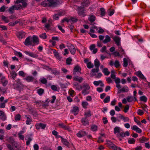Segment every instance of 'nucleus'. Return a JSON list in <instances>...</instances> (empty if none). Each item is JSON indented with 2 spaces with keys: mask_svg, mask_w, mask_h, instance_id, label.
<instances>
[{
  "mask_svg": "<svg viewBox=\"0 0 150 150\" xmlns=\"http://www.w3.org/2000/svg\"><path fill=\"white\" fill-rule=\"evenodd\" d=\"M41 4L44 7H54L57 5V0L45 1L41 3Z\"/></svg>",
  "mask_w": 150,
  "mask_h": 150,
  "instance_id": "obj_1",
  "label": "nucleus"
},
{
  "mask_svg": "<svg viewBox=\"0 0 150 150\" xmlns=\"http://www.w3.org/2000/svg\"><path fill=\"white\" fill-rule=\"evenodd\" d=\"M90 87L88 84L87 83H84L82 84V93L84 96L88 94L89 93V90Z\"/></svg>",
  "mask_w": 150,
  "mask_h": 150,
  "instance_id": "obj_2",
  "label": "nucleus"
},
{
  "mask_svg": "<svg viewBox=\"0 0 150 150\" xmlns=\"http://www.w3.org/2000/svg\"><path fill=\"white\" fill-rule=\"evenodd\" d=\"M99 71V69H95L93 68L91 70V72L92 75L93 76H95L96 78L99 79L102 76V74L101 72L98 73Z\"/></svg>",
  "mask_w": 150,
  "mask_h": 150,
  "instance_id": "obj_3",
  "label": "nucleus"
},
{
  "mask_svg": "<svg viewBox=\"0 0 150 150\" xmlns=\"http://www.w3.org/2000/svg\"><path fill=\"white\" fill-rule=\"evenodd\" d=\"M108 146L110 149L112 150H119L121 148L117 146L115 144L109 141L108 143Z\"/></svg>",
  "mask_w": 150,
  "mask_h": 150,
  "instance_id": "obj_4",
  "label": "nucleus"
},
{
  "mask_svg": "<svg viewBox=\"0 0 150 150\" xmlns=\"http://www.w3.org/2000/svg\"><path fill=\"white\" fill-rule=\"evenodd\" d=\"M32 42L33 43V46L38 45L39 43V40L38 37L35 35H33L31 38Z\"/></svg>",
  "mask_w": 150,
  "mask_h": 150,
  "instance_id": "obj_5",
  "label": "nucleus"
},
{
  "mask_svg": "<svg viewBox=\"0 0 150 150\" xmlns=\"http://www.w3.org/2000/svg\"><path fill=\"white\" fill-rule=\"evenodd\" d=\"M27 0H17L14 2L15 4H21L22 5L25 7L27 5Z\"/></svg>",
  "mask_w": 150,
  "mask_h": 150,
  "instance_id": "obj_6",
  "label": "nucleus"
},
{
  "mask_svg": "<svg viewBox=\"0 0 150 150\" xmlns=\"http://www.w3.org/2000/svg\"><path fill=\"white\" fill-rule=\"evenodd\" d=\"M46 126V125L45 124L41 123H37L35 125L36 128L37 129H44Z\"/></svg>",
  "mask_w": 150,
  "mask_h": 150,
  "instance_id": "obj_7",
  "label": "nucleus"
},
{
  "mask_svg": "<svg viewBox=\"0 0 150 150\" xmlns=\"http://www.w3.org/2000/svg\"><path fill=\"white\" fill-rule=\"evenodd\" d=\"M24 43L25 45L28 46L30 45L33 46V44L31 37H29L27 38L24 42Z\"/></svg>",
  "mask_w": 150,
  "mask_h": 150,
  "instance_id": "obj_8",
  "label": "nucleus"
},
{
  "mask_svg": "<svg viewBox=\"0 0 150 150\" xmlns=\"http://www.w3.org/2000/svg\"><path fill=\"white\" fill-rule=\"evenodd\" d=\"M59 127L65 130H67L69 132L71 131V129L69 126H66L63 123H61L58 124Z\"/></svg>",
  "mask_w": 150,
  "mask_h": 150,
  "instance_id": "obj_9",
  "label": "nucleus"
},
{
  "mask_svg": "<svg viewBox=\"0 0 150 150\" xmlns=\"http://www.w3.org/2000/svg\"><path fill=\"white\" fill-rule=\"evenodd\" d=\"M89 49L93 54L96 53L98 51V49L96 48V46L94 44L91 45L89 47Z\"/></svg>",
  "mask_w": 150,
  "mask_h": 150,
  "instance_id": "obj_10",
  "label": "nucleus"
},
{
  "mask_svg": "<svg viewBox=\"0 0 150 150\" xmlns=\"http://www.w3.org/2000/svg\"><path fill=\"white\" fill-rule=\"evenodd\" d=\"M118 93L121 92H128L129 91V89L127 86H125L121 89H118Z\"/></svg>",
  "mask_w": 150,
  "mask_h": 150,
  "instance_id": "obj_11",
  "label": "nucleus"
},
{
  "mask_svg": "<svg viewBox=\"0 0 150 150\" xmlns=\"http://www.w3.org/2000/svg\"><path fill=\"white\" fill-rule=\"evenodd\" d=\"M24 53L34 58H37L38 57V55H37L36 54H34L33 52H30L29 51H25L24 52Z\"/></svg>",
  "mask_w": 150,
  "mask_h": 150,
  "instance_id": "obj_12",
  "label": "nucleus"
},
{
  "mask_svg": "<svg viewBox=\"0 0 150 150\" xmlns=\"http://www.w3.org/2000/svg\"><path fill=\"white\" fill-rule=\"evenodd\" d=\"M131 61L128 58H124L123 59V66L124 67H126L128 64V63H129V65L131 64L132 65V62L131 63Z\"/></svg>",
  "mask_w": 150,
  "mask_h": 150,
  "instance_id": "obj_13",
  "label": "nucleus"
},
{
  "mask_svg": "<svg viewBox=\"0 0 150 150\" xmlns=\"http://www.w3.org/2000/svg\"><path fill=\"white\" fill-rule=\"evenodd\" d=\"M58 137H60L61 138V142L63 144L67 147H69V143L67 139L63 138L62 137L60 136H58Z\"/></svg>",
  "mask_w": 150,
  "mask_h": 150,
  "instance_id": "obj_14",
  "label": "nucleus"
},
{
  "mask_svg": "<svg viewBox=\"0 0 150 150\" xmlns=\"http://www.w3.org/2000/svg\"><path fill=\"white\" fill-rule=\"evenodd\" d=\"M79 110L78 107L75 106L73 107V109L71 110V112L73 114L76 115L78 114Z\"/></svg>",
  "mask_w": 150,
  "mask_h": 150,
  "instance_id": "obj_15",
  "label": "nucleus"
},
{
  "mask_svg": "<svg viewBox=\"0 0 150 150\" xmlns=\"http://www.w3.org/2000/svg\"><path fill=\"white\" fill-rule=\"evenodd\" d=\"M81 69L80 67L77 65L75 66L74 70V75H76V73L79 72L80 74L81 73Z\"/></svg>",
  "mask_w": 150,
  "mask_h": 150,
  "instance_id": "obj_16",
  "label": "nucleus"
},
{
  "mask_svg": "<svg viewBox=\"0 0 150 150\" xmlns=\"http://www.w3.org/2000/svg\"><path fill=\"white\" fill-rule=\"evenodd\" d=\"M119 117L120 119L122 120L124 122H129V117H125L120 114H119Z\"/></svg>",
  "mask_w": 150,
  "mask_h": 150,
  "instance_id": "obj_17",
  "label": "nucleus"
},
{
  "mask_svg": "<svg viewBox=\"0 0 150 150\" xmlns=\"http://www.w3.org/2000/svg\"><path fill=\"white\" fill-rule=\"evenodd\" d=\"M27 139L26 142V145L27 146L29 145L30 142L32 141L33 138V136L32 134H28L27 135Z\"/></svg>",
  "mask_w": 150,
  "mask_h": 150,
  "instance_id": "obj_18",
  "label": "nucleus"
},
{
  "mask_svg": "<svg viewBox=\"0 0 150 150\" xmlns=\"http://www.w3.org/2000/svg\"><path fill=\"white\" fill-rule=\"evenodd\" d=\"M115 81L116 83V87L118 89L120 88H121V85L120 84L121 81L120 79L119 78H116L115 79Z\"/></svg>",
  "mask_w": 150,
  "mask_h": 150,
  "instance_id": "obj_19",
  "label": "nucleus"
},
{
  "mask_svg": "<svg viewBox=\"0 0 150 150\" xmlns=\"http://www.w3.org/2000/svg\"><path fill=\"white\" fill-rule=\"evenodd\" d=\"M86 134V132L85 131L81 130L77 133L76 135L78 137L81 138L85 136Z\"/></svg>",
  "mask_w": 150,
  "mask_h": 150,
  "instance_id": "obj_20",
  "label": "nucleus"
},
{
  "mask_svg": "<svg viewBox=\"0 0 150 150\" xmlns=\"http://www.w3.org/2000/svg\"><path fill=\"white\" fill-rule=\"evenodd\" d=\"M93 83L94 85L96 86H97L99 85L101 87L104 86V84L101 80L94 81L93 82Z\"/></svg>",
  "mask_w": 150,
  "mask_h": 150,
  "instance_id": "obj_21",
  "label": "nucleus"
},
{
  "mask_svg": "<svg viewBox=\"0 0 150 150\" xmlns=\"http://www.w3.org/2000/svg\"><path fill=\"white\" fill-rule=\"evenodd\" d=\"M69 49L72 54L74 55L75 54L76 52V49L74 45H71L69 46Z\"/></svg>",
  "mask_w": 150,
  "mask_h": 150,
  "instance_id": "obj_22",
  "label": "nucleus"
},
{
  "mask_svg": "<svg viewBox=\"0 0 150 150\" xmlns=\"http://www.w3.org/2000/svg\"><path fill=\"white\" fill-rule=\"evenodd\" d=\"M15 5H13L15 9L17 10H20L21 9H22L23 7H25L22 5L20 4H15Z\"/></svg>",
  "mask_w": 150,
  "mask_h": 150,
  "instance_id": "obj_23",
  "label": "nucleus"
},
{
  "mask_svg": "<svg viewBox=\"0 0 150 150\" xmlns=\"http://www.w3.org/2000/svg\"><path fill=\"white\" fill-rule=\"evenodd\" d=\"M120 37L118 36H115L113 38V40L118 46H120Z\"/></svg>",
  "mask_w": 150,
  "mask_h": 150,
  "instance_id": "obj_24",
  "label": "nucleus"
},
{
  "mask_svg": "<svg viewBox=\"0 0 150 150\" xmlns=\"http://www.w3.org/2000/svg\"><path fill=\"white\" fill-rule=\"evenodd\" d=\"M132 129L138 133H141L142 132L141 129L135 125L133 126L132 127Z\"/></svg>",
  "mask_w": 150,
  "mask_h": 150,
  "instance_id": "obj_25",
  "label": "nucleus"
},
{
  "mask_svg": "<svg viewBox=\"0 0 150 150\" xmlns=\"http://www.w3.org/2000/svg\"><path fill=\"white\" fill-rule=\"evenodd\" d=\"M136 75L142 79L146 80V78L140 71H137L136 73Z\"/></svg>",
  "mask_w": 150,
  "mask_h": 150,
  "instance_id": "obj_26",
  "label": "nucleus"
},
{
  "mask_svg": "<svg viewBox=\"0 0 150 150\" xmlns=\"http://www.w3.org/2000/svg\"><path fill=\"white\" fill-rule=\"evenodd\" d=\"M78 14L79 16L83 17H84L86 15L84 11V9L82 8L79 10Z\"/></svg>",
  "mask_w": 150,
  "mask_h": 150,
  "instance_id": "obj_27",
  "label": "nucleus"
},
{
  "mask_svg": "<svg viewBox=\"0 0 150 150\" xmlns=\"http://www.w3.org/2000/svg\"><path fill=\"white\" fill-rule=\"evenodd\" d=\"M53 53L54 56L57 58V59L60 60L62 58V57H60L57 52V51L55 50H53Z\"/></svg>",
  "mask_w": 150,
  "mask_h": 150,
  "instance_id": "obj_28",
  "label": "nucleus"
},
{
  "mask_svg": "<svg viewBox=\"0 0 150 150\" xmlns=\"http://www.w3.org/2000/svg\"><path fill=\"white\" fill-rule=\"evenodd\" d=\"M24 79L26 80L28 82H29L33 81L34 80V78L32 76H27Z\"/></svg>",
  "mask_w": 150,
  "mask_h": 150,
  "instance_id": "obj_29",
  "label": "nucleus"
},
{
  "mask_svg": "<svg viewBox=\"0 0 150 150\" xmlns=\"http://www.w3.org/2000/svg\"><path fill=\"white\" fill-rule=\"evenodd\" d=\"M81 122L83 124L85 125H88L89 124L88 120L86 118H82L81 119Z\"/></svg>",
  "mask_w": 150,
  "mask_h": 150,
  "instance_id": "obj_30",
  "label": "nucleus"
},
{
  "mask_svg": "<svg viewBox=\"0 0 150 150\" xmlns=\"http://www.w3.org/2000/svg\"><path fill=\"white\" fill-rule=\"evenodd\" d=\"M100 65V63L99 60L96 59L94 61V65L96 68L95 69H99V67Z\"/></svg>",
  "mask_w": 150,
  "mask_h": 150,
  "instance_id": "obj_31",
  "label": "nucleus"
},
{
  "mask_svg": "<svg viewBox=\"0 0 150 150\" xmlns=\"http://www.w3.org/2000/svg\"><path fill=\"white\" fill-rule=\"evenodd\" d=\"M127 100L129 102H131L133 101H136L137 100L136 98L135 97H134L132 96H128L127 98Z\"/></svg>",
  "mask_w": 150,
  "mask_h": 150,
  "instance_id": "obj_32",
  "label": "nucleus"
},
{
  "mask_svg": "<svg viewBox=\"0 0 150 150\" xmlns=\"http://www.w3.org/2000/svg\"><path fill=\"white\" fill-rule=\"evenodd\" d=\"M110 37L108 35H107L105 36V39L103 41V42L105 44L109 42L111 40Z\"/></svg>",
  "mask_w": 150,
  "mask_h": 150,
  "instance_id": "obj_33",
  "label": "nucleus"
},
{
  "mask_svg": "<svg viewBox=\"0 0 150 150\" xmlns=\"http://www.w3.org/2000/svg\"><path fill=\"white\" fill-rule=\"evenodd\" d=\"M88 20L91 23H92L95 21L96 20V17L94 15H91L88 18Z\"/></svg>",
  "mask_w": 150,
  "mask_h": 150,
  "instance_id": "obj_34",
  "label": "nucleus"
},
{
  "mask_svg": "<svg viewBox=\"0 0 150 150\" xmlns=\"http://www.w3.org/2000/svg\"><path fill=\"white\" fill-rule=\"evenodd\" d=\"M102 72L104 74V75L106 76L108 75L110 73L108 69L106 68L103 69L102 70Z\"/></svg>",
  "mask_w": 150,
  "mask_h": 150,
  "instance_id": "obj_35",
  "label": "nucleus"
},
{
  "mask_svg": "<svg viewBox=\"0 0 150 150\" xmlns=\"http://www.w3.org/2000/svg\"><path fill=\"white\" fill-rule=\"evenodd\" d=\"M148 139L144 137H142L139 139V141L140 143H143L148 140Z\"/></svg>",
  "mask_w": 150,
  "mask_h": 150,
  "instance_id": "obj_36",
  "label": "nucleus"
},
{
  "mask_svg": "<svg viewBox=\"0 0 150 150\" xmlns=\"http://www.w3.org/2000/svg\"><path fill=\"white\" fill-rule=\"evenodd\" d=\"M25 117L27 118V120L26 121V124L27 125H30L32 121L30 116L29 115H26Z\"/></svg>",
  "mask_w": 150,
  "mask_h": 150,
  "instance_id": "obj_37",
  "label": "nucleus"
},
{
  "mask_svg": "<svg viewBox=\"0 0 150 150\" xmlns=\"http://www.w3.org/2000/svg\"><path fill=\"white\" fill-rule=\"evenodd\" d=\"M0 81L4 86H5L8 83V81L4 78H2L1 79Z\"/></svg>",
  "mask_w": 150,
  "mask_h": 150,
  "instance_id": "obj_38",
  "label": "nucleus"
},
{
  "mask_svg": "<svg viewBox=\"0 0 150 150\" xmlns=\"http://www.w3.org/2000/svg\"><path fill=\"white\" fill-rule=\"evenodd\" d=\"M73 79L75 81H78L79 83H81L82 81L83 78L81 77L76 76L74 77Z\"/></svg>",
  "mask_w": 150,
  "mask_h": 150,
  "instance_id": "obj_39",
  "label": "nucleus"
},
{
  "mask_svg": "<svg viewBox=\"0 0 150 150\" xmlns=\"http://www.w3.org/2000/svg\"><path fill=\"white\" fill-rule=\"evenodd\" d=\"M100 15L101 17L105 16V9L103 8H101L100 10Z\"/></svg>",
  "mask_w": 150,
  "mask_h": 150,
  "instance_id": "obj_40",
  "label": "nucleus"
},
{
  "mask_svg": "<svg viewBox=\"0 0 150 150\" xmlns=\"http://www.w3.org/2000/svg\"><path fill=\"white\" fill-rule=\"evenodd\" d=\"M52 73L55 75H58L60 74V71L57 70L56 69H54L52 70Z\"/></svg>",
  "mask_w": 150,
  "mask_h": 150,
  "instance_id": "obj_41",
  "label": "nucleus"
},
{
  "mask_svg": "<svg viewBox=\"0 0 150 150\" xmlns=\"http://www.w3.org/2000/svg\"><path fill=\"white\" fill-rule=\"evenodd\" d=\"M89 105L88 103L86 101H83L82 102V105L83 107L85 109L87 108V106Z\"/></svg>",
  "mask_w": 150,
  "mask_h": 150,
  "instance_id": "obj_42",
  "label": "nucleus"
},
{
  "mask_svg": "<svg viewBox=\"0 0 150 150\" xmlns=\"http://www.w3.org/2000/svg\"><path fill=\"white\" fill-rule=\"evenodd\" d=\"M37 92L40 95H42L44 93V90L42 88H40L37 90Z\"/></svg>",
  "mask_w": 150,
  "mask_h": 150,
  "instance_id": "obj_43",
  "label": "nucleus"
},
{
  "mask_svg": "<svg viewBox=\"0 0 150 150\" xmlns=\"http://www.w3.org/2000/svg\"><path fill=\"white\" fill-rule=\"evenodd\" d=\"M135 142V140L133 138H129L128 140V143L129 144H134Z\"/></svg>",
  "mask_w": 150,
  "mask_h": 150,
  "instance_id": "obj_44",
  "label": "nucleus"
},
{
  "mask_svg": "<svg viewBox=\"0 0 150 150\" xmlns=\"http://www.w3.org/2000/svg\"><path fill=\"white\" fill-rule=\"evenodd\" d=\"M6 140L9 143L11 144H12L15 142L13 138L11 137H10L8 138Z\"/></svg>",
  "mask_w": 150,
  "mask_h": 150,
  "instance_id": "obj_45",
  "label": "nucleus"
},
{
  "mask_svg": "<svg viewBox=\"0 0 150 150\" xmlns=\"http://www.w3.org/2000/svg\"><path fill=\"white\" fill-rule=\"evenodd\" d=\"M107 12H108V15L109 16H112L114 13V10L113 9H109L108 10Z\"/></svg>",
  "mask_w": 150,
  "mask_h": 150,
  "instance_id": "obj_46",
  "label": "nucleus"
},
{
  "mask_svg": "<svg viewBox=\"0 0 150 150\" xmlns=\"http://www.w3.org/2000/svg\"><path fill=\"white\" fill-rule=\"evenodd\" d=\"M14 10H15V8L13 5L9 8L8 11L11 14H12L14 13Z\"/></svg>",
  "mask_w": 150,
  "mask_h": 150,
  "instance_id": "obj_47",
  "label": "nucleus"
},
{
  "mask_svg": "<svg viewBox=\"0 0 150 150\" xmlns=\"http://www.w3.org/2000/svg\"><path fill=\"white\" fill-rule=\"evenodd\" d=\"M84 115L86 117H89L91 116V114L90 111L88 110V111L85 112Z\"/></svg>",
  "mask_w": 150,
  "mask_h": 150,
  "instance_id": "obj_48",
  "label": "nucleus"
},
{
  "mask_svg": "<svg viewBox=\"0 0 150 150\" xmlns=\"http://www.w3.org/2000/svg\"><path fill=\"white\" fill-rule=\"evenodd\" d=\"M120 128L118 127H116L114 130V133L116 134L117 133H119L120 132Z\"/></svg>",
  "mask_w": 150,
  "mask_h": 150,
  "instance_id": "obj_49",
  "label": "nucleus"
},
{
  "mask_svg": "<svg viewBox=\"0 0 150 150\" xmlns=\"http://www.w3.org/2000/svg\"><path fill=\"white\" fill-rule=\"evenodd\" d=\"M70 22L73 23L76 22L78 21V19L76 17H71L70 18Z\"/></svg>",
  "mask_w": 150,
  "mask_h": 150,
  "instance_id": "obj_50",
  "label": "nucleus"
},
{
  "mask_svg": "<svg viewBox=\"0 0 150 150\" xmlns=\"http://www.w3.org/2000/svg\"><path fill=\"white\" fill-rule=\"evenodd\" d=\"M40 38L43 39H46L47 38V35L45 33H43L39 35Z\"/></svg>",
  "mask_w": 150,
  "mask_h": 150,
  "instance_id": "obj_51",
  "label": "nucleus"
},
{
  "mask_svg": "<svg viewBox=\"0 0 150 150\" xmlns=\"http://www.w3.org/2000/svg\"><path fill=\"white\" fill-rule=\"evenodd\" d=\"M21 115L19 114H18L15 116V120L16 121H19L20 120Z\"/></svg>",
  "mask_w": 150,
  "mask_h": 150,
  "instance_id": "obj_52",
  "label": "nucleus"
},
{
  "mask_svg": "<svg viewBox=\"0 0 150 150\" xmlns=\"http://www.w3.org/2000/svg\"><path fill=\"white\" fill-rule=\"evenodd\" d=\"M18 74L19 76L22 77L25 76L26 75V74L23 71H20Z\"/></svg>",
  "mask_w": 150,
  "mask_h": 150,
  "instance_id": "obj_53",
  "label": "nucleus"
},
{
  "mask_svg": "<svg viewBox=\"0 0 150 150\" xmlns=\"http://www.w3.org/2000/svg\"><path fill=\"white\" fill-rule=\"evenodd\" d=\"M82 86L79 84L75 85V86L74 87L76 90L80 91L82 89Z\"/></svg>",
  "mask_w": 150,
  "mask_h": 150,
  "instance_id": "obj_54",
  "label": "nucleus"
},
{
  "mask_svg": "<svg viewBox=\"0 0 150 150\" xmlns=\"http://www.w3.org/2000/svg\"><path fill=\"white\" fill-rule=\"evenodd\" d=\"M24 35L21 32H19L17 34V36L19 39H22Z\"/></svg>",
  "mask_w": 150,
  "mask_h": 150,
  "instance_id": "obj_55",
  "label": "nucleus"
},
{
  "mask_svg": "<svg viewBox=\"0 0 150 150\" xmlns=\"http://www.w3.org/2000/svg\"><path fill=\"white\" fill-rule=\"evenodd\" d=\"M87 67L89 69L93 68L94 65L91 62H89L86 64Z\"/></svg>",
  "mask_w": 150,
  "mask_h": 150,
  "instance_id": "obj_56",
  "label": "nucleus"
},
{
  "mask_svg": "<svg viewBox=\"0 0 150 150\" xmlns=\"http://www.w3.org/2000/svg\"><path fill=\"white\" fill-rule=\"evenodd\" d=\"M110 97L109 96H107L104 99L103 102L104 103H108L110 101Z\"/></svg>",
  "mask_w": 150,
  "mask_h": 150,
  "instance_id": "obj_57",
  "label": "nucleus"
},
{
  "mask_svg": "<svg viewBox=\"0 0 150 150\" xmlns=\"http://www.w3.org/2000/svg\"><path fill=\"white\" fill-rule=\"evenodd\" d=\"M98 126L96 125H93L91 127V130L93 131H96L97 130Z\"/></svg>",
  "mask_w": 150,
  "mask_h": 150,
  "instance_id": "obj_58",
  "label": "nucleus"
},
{
  "mask_svg": "<svg viewBox=\"0 0 150 150\" xmlns=\"http://www.w3.org/2000/svg\"><path fill=\"white\" fill-rule=\"evenodd\" d=\"M140 100L144 102H146L147 100V98L145 96H142L140 97Z\"/></svg>",
  "mask_w": 150,
  "mask_h": 150,
  "instance_id": "obj_59",
  "label": "nucleus"
},
{
  "mask_svg": "<svg viewBox=\"0 0 150 150\" xmlns=\"http://www.w3.org/2000/svg\"><path fill=\"white\" fill-rule=\"evenodd\" d=\"M11 75L12 78H13V79H15L17 75L16 72L15 71L12 72L11 73Z\"/></svg>",
  "mask_w": 150,
  "mask_h": 150,
  "instance_id": "obj_60",
  "label": "nucleus"
},
{
  "mask_svg": "<svg viewBox=\"0 0 150 150\" xmlns=\"http://www.w3.org/2000/svg\"><path fill=\"white\" fill-rule=\"evenodd\" d=\"M114 65L116 68H118L120 65L119 61L117 60L115 61L114 63Z\"/></svg>",
  "mask_w": 150,
  "mask_h": 150,
  "instance_id": "obj_61",
  "label": "nucleus"
},
{
  "mask_svg": "<svg viewBox=\"0 0 150 150\" xmlns=\"http://www.w3.org/2000/svg\"><path fill=\"white\" fill-rule=\"evenodd\" d=\"M40 81L43 84H45L47 83V80L45 78L41 79H40Z\"/></svg>",
  "mask_w": 150,
  "mask_h": 150,
  "instance_id": "obj_62",
  "label": "nucleus"
},
{
  "mask_svg": "<svg viewBox=\"0 0 150 150\" xmlns=\"http://www.w3.org/2000/svg\"><path fill=\"white\" fill-rule=\"evenodd\" d=\"M65 14V12L64 11L61 10L58 13V15L59 16L64 15Z\"/></svg>",
  "mask_w": 150,
  "mask_h": 150,
  "instance_id": "obj_63",
  "label": "nucleus"
},
{
  "mask_svg": "<svg viewBox=\"0 0 150 150\" xmlns=\"http://www.w3.org/2000/svg\"><path fill=\"white\" fill-rule=\"evenodd\" d=\"M33 148L34 150H39V146L38 145L36 144H35L33 145Z\"/></svg>",
  "mask_w": 150,
  "mask_h": 150,
  "instance_id": "obj_64",
  "label": "nucleus"
}]
</instances>
